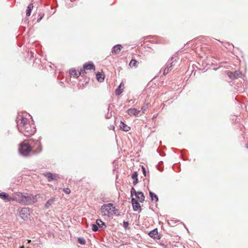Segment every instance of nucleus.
<instances>
[{"label":"nucleus","instance_id":"nucleus-21","mask_svg":"<svg viewBox=\"0 0 248 248\" xmlns=\"http://www.w3.org/2000/svg\"><path fill=\"white\" fill-rule=\"evenodd\" d=\"M150 196L152 201L157 202L158 200L157 195L152 191L149 192Z\"/></svg>","mask_w":248,"mask_h":248},{"label":"nucleus","instance_id":"nucleus-15","mask_svg":"<svg viewBox=\"0 0 248 248\" xmlns=\"http://www.w3.org/2000/svg\"><path fill=\"white\" fill-rule=\"evenodd\" d=\"M55 202V198H52L49 200L47 201V202H46V203L45 205V208L47 209L49 208Z\"/></svg>","mask_w":248,"mask_h":248},{"label":"nucleus","instance_id":"nucleus-8","mask_svg":"<svg viewBox=\"0 0 248 248\" xmlns=\"http://www.w3.org/2000/svg\"><path fill=\"white\" fill-rule=\"evenodd\" d=\"M0 198L5 202L15 201V200H14V197H10L9 195L5 192L0 193Z\"/></svg>","mask_w":248,"mask_h":248},{"label":"nucleus","instance_id":"nucleus-33","mask_svg":"<svg viewBox=\"0 0 248 248\" xmlns=\"http://www.w3.org/2000/svg\"><path fill=\"white\" fill-rule=\"evenodd\" d=\"M141 168H142V172H143V175H144V176H146V169H145V167H144L142 166Z\"/></svg>","mask_w":248,"mask_h":248},{"label":"nucleus","instance_id":"nucleus-9","mask_svg":"<svg viewBox=\"0 0 248 248\" xmlns=\"http://www.w3.org/2000/svg\"><path fill=\"white\" fill-rule=\"evenodd\" d=\"M69 73L71 76L77 78L80 75H82L84 74V70H80V71L78 73L76 70L72 69L69 70Z\"/></svg>","mask_w":248,"mask_h":248},{"label":"nucleus","instance_id":"nucleus-20","mask_svg":"<svg viewBox=\"0 0 248 248\" xmlns=\"http://www.w3.org/2000/svg\"><path fill=\"white\" fill-rule=\"evenodd\" d=\"M33 7V4L32 3H31L29 4V5L27 7V12H26V15L28 16H29L31 15V10Z\"/></svg>","mask_w":248,"mask_h":248},{"label":"nucleus","instance_id":"nucleus-6","mask_svg":"<svg viewBox=\"0 0 248 248\" xmlns=\"http://www.w3.org/2000/svg\"><path fill=\"white\" fill-rule=\"evenodd\" d=\"M228 76L232 79H235L242 76V73L240 71L234 72L228 71L227 73Z\"/></svg>","mask_w":248,"mask_h":248},{"label":"nucleus","instance_id":"nucleus-30","mask_svg":"<svg viewBox=\"0 0 248 248\" xmlns=\"http://www.w3.org/2000/svg\"><path fill=\"white\" fill-rule=\"evenodd\" d=\"M139 192H137L136 191L135 188L134 187H132L131 189V196L132 197L134 195L135 196L138 194V193Z\"/></svg>","mask_w":248,"mask_h":248},{"label":"nucleus","instance_id":"nucleus-35","mask_svg":"<svg viewBox=\"0 0 248 248\" xmlns=\"http://www.w3.org/2000/svg\"><path fill=\"white\" fill-rule=\"evenodd\" d=\"M165 68L168 70L169 71L172 69V68L169 66V64H167V67Z\"/></svg>","mask_w":248,"mask_h":248},{"label":"nucleus","instance_id":"nucleus-34","mask_svg":"<svg viewBox=\"0 0 248 248\" xmlns=\"http://www.w3.org/2000/svg\"><path fill=\"white\" fill-rule=\"evenodd\" d=\"M169 71H168V70H167L166 68H165L163 72V75H167L169 73Z\"/></svg>","mask_w":248,"mask_h":248},{"label":"nucleus","instance_id":"nucleus-12","mask_svg":"<svg viewBox=\"0 0 248 248\" xmlns=\"http://www.w3.org/2000/svg\"><path fill=\"white\" fill-rule=\"evenodd\" d=\"M95 70V66L93 62H91L88 63H86L83 65L84 73H85V70Z\"/></svg>","mask_w":248,"mask_h":248},{"label":"nucleus","instance_id":"nucleus-4","mask_svg":"<svg viewBox=\"0 0 248 248\" xmlns=\"http://www.w3.org/2000/svg\"><path fill=\"white\" fill-rule=\"evenodd\" d=\"M31 151V147L28 143L22 142L20 144L19 152L23 156H28Z\"/></svg>","mask_w":248,"mask_h":248},{"label":"nucleus","instance_id":"nucleus-24","mask_svg":"<svg viewBox=\"0 0 248 248\" xmlns=\"http://www.w3.org/2000/svg\"><path fill=\"white\" fill-rule=\"evenodd\" d=\"M96 225L98 226V228H99H99H102V225L105 226L104 222H103L101 219H97L96 220Z\"/></svg>","mask_w":248,"mask_h":248},{"label":"nucleus","instance_id":"nucleus-39","mask_svg":"<svg viewBox=\"0 0 248 248\" xmlns=\"http://www.w3.org/2000/svg\"><path fill=\"white\" fill-rule=\"evenodd\" d=\"M31 240H28V243L31 242Z\"/></svg>","mask_w":248,"mask_h":248},{"label":"nucleus","instance_id":"nucleus-1","mask_svg":"<svg viewBox=\"0 0 248 248\" xmlns=\"http://www.w3.org/2000/svg\"><path fill=\"white\" fill-rule=\"evenodd\" d=\"M31 119L29 114L24 113L19 115L16 120L19 131L26 137L32 135L36 131L35 126Z\"/></svg>","mask_w":248,"mask_h":248},{"label":"nucleus","instance_id":"nucleus-36","mask_svg":"<svg viewBox=\"0 0 248 248\" xmlns=\"http://www.w3.org/2000/svg\"><path fill=\"white\" fill-rule=\"evenodd\" d=\"M122 86H124V84L122 82L119 86V87H120V88H121V87H122Z\"/></svg>","mask_w":248,"mask_h":248},{"label":"nucleus","instance_id":"nucleus-28","mask_svg":"<svg viewBox=\"0 0 248 248\" xmlns=\"http://www.w3.org/2000/svg\"><path fill=\"white\" fill-rule=\"evenodd\" d=\"M78 242L81 245H84L86 243L85 240L83 237H79L78 238Z\"/></svg>","mask_w":248,"mask_h":248},{"label":"nucleus","instance_id":"nucleus-13","mask_svg":"<svg viewBox=\"0 0 248 248\" xmlns=\"http://www.w3.org/2000/svg\"><path fill=\"white\" fill-rule=\"evenodd\" d=\"M44 175L47 179V180L49 182L56 179L57 176L56 175L53 174L51 172H46L44 173Z\"/></svg>","mask_w":248,"mask_h":248},{"label":"nucleus","instance_id":"nucleus-40","mask_svg":"<svg viewBox=\"0 0 248 248\" xmlns=\"http://www.w3.org/2000/svg\"><path fill=\"white\" fill-rule=\"evenodd\" d=\"M27 248H29V247H27Z\"/></svg>","mask_w":248,"mask_h":248},{"label":"nucleus","instance_id":"nucleus-14","mask_svg":"<svg viewBox=\"0 0 248 248\" xmlns=\"http://www.w3.org/2000/svg\"><path fill=\"white\" fill-rule=\"evenodd\" d=\"M149 235L154 239H159L157 229H155L149 233Z\"/></svg>","mask_w":248,"mask_h":248},{"label":"nucleus","instance_id":"nucleus-25","mask_svg":"<svg viewBox=\"0 0 248 248\" xmlns=\"http://www.w3.org/2000/svg\"><path fill=\"white\" fill-rule=\"evenodd\" d=\"M175 60H174L173 57H171L168 62L167 64H169V66L172 68V67L174 65V62Z\"/></svg>","mask_w":248,"mask_h":248},{"label":"nucleus","instance_id":"nucleus-11","mask_svg":"<svg viewBox=\"0 0 248 248\" xmlns=\"http://www.w3.org/2000/svg\"><path fill=\"white\" fill-rule=\"evenodd\" d=\"M127 112L129 115L131 116L134 115L135 116H138L140 113V110H138L135 108H130L127 110Z\"/></svg>","mask_w":248,"mask_h":248},{"label":"nucleus","instance_id":"nucleus-10","mask_svg":"<svg viewBox=\"0 0 248 248\" xmlns=\"http://www.w3.org/2000/svg\"><path fill=\"white\" fill-rule=\"evenodd\" d=\"M131 203L133 206V209L134 211H137L139 209H141L140 204L135 198H132Z\"/></svg>","mask_w":248,"mask_h":248},{"label":"nucleus","instance_id":"nucleus-27","mask_svg":"<svg viewBox=\"0 0 248 248\" xmlns=\"http://www.w3.org/2000/svg\"><path fill=\"white\" fill-rule=\"evenodd\" d=\"M123 92V89H121L120 87H118V88L116 90V94L117 95H119L121 94Z\"/></svg>","mask_w":248,"mask_h":248},{"label":"nucleus","instance_id":"nucleus-31","mask_svg":"<svg viewBox=\"0 0 248 248\" xmlns=\"http://www.w3.org/2000/svg\"><path fill=\"white\" fill-rule=\"evenodd\" d=\"M129 223L127 221H124L123 222V227L125 229H127L128 228Z\"/></svg>","mask_w":248,"mask_h":248},{"label":"nucleus","instance_id":"nucleus-22","mask_svg":"<svg viewBox=\"0 0 248 248\" xmlns=\"http://www.w3.org/2000/svg\"><path fill=\"white\" fill-rule=\"evenodd\" d=\"M96 78L98 81L101 82L104 80V76L103 74L98 73L96 74Z\"/></svg>","mask_w":248,"mask_h":248},{"label":"nucleus","instance_id":"nucleus-37","mask_svg":"<svg viewBox=\"0 0 248 248\" xmlns=\"http://www.w3.org/2000/svg\"><path fill=\"white\" fill-rule=\"evenodd\" d=\"M19 248H24V246L23 245L19 247Z\"/></svg>","mask_w":248,"mask_h":248},{"label":"nucleus","instance_id":"nucleus-18","mask_svg":"<svg viewBox=\"0 0 248 248\" xmlns=\"http://www.w3.org/2000/svg\"><path fill=\"white\" fill-rule=\"evenodd\" d=\"M136 198L138 199V201L140 202H143L144 201V196L143 193L142 192H139L138 193V194L136 195Z\"/></svg>","mask_w":248,"mask_h":248},{"label":"nucleus","instance_id":"nucleus-3","mask_svg":"<svg viewBox=\"0 0 248 248\" xmlns=\"http://www.w3.org/2000/svg\"><path fill=\"white\" fill-rule=\"evenodd\" d=\"M101 212L103 216H108L109 215H118V210L112 203L104 204L101 207Z\"/></svg>","mask_w":248,"mask_h":248},{"label":"nucleus","instance_id":"nucleus-32","mask_svg":"<svg viewBox=\"0 0 248 248\" xmlns=\"http://www.w3.org/2000/svg\"><path fill=\"white\" fill-rule=\"evenodd\" d=\"M63 191L66 194H69L71 192V190L69 188H63Z\"/></svg>","mask_w":248,"mask_h":248},{"label":"nucleus","instance_id":"nucleus-29","mask_svg":"<svg viewBox=\"0 0 248 248\" xmlns=\"http://www.w3.org/2000/svg\"><path fill=\"white\" fill-rule=\"evenodd\" d=\"M92 229L93 232H96L98 230V226L96 224H92Z\"/></svg>","mask_w":248,"mask_h":248},{"label":"nucleus","instance_id":"nucleus-16","mask_svg":"<svg viewBox=\"0 0 248 248\" xmlns=\"http://www.w3.org/2000/svg\"><path fill=\"white\" fill-rule=\"evenodd\" d=\"M121 47L122 46L119 44L114 46L112 47L111 52L114 54H118L121 50Z\"/></svg>","mask_w":248,"mask_h":248},{"label":"nucleus","instance_id":"nucleus-7","mask_svg":"<svg viewBox=\"0 0 248 248\" xmlns=\"http://www.w3.org/2000/svg\"><path fill=\"white\" fill-rule=\"evenodd\" d=\"M33 144H32V148H35V153L38 154L42 151V146L40 140H37L35 141H33Z\"/></svg>","mask_w":248,"mask_h":248},{"label":"nucleus","instance_id":"nucleus-19","mask_svg":"<svg viewBox=\"0 0 248 248\" xmlns=\"http://www.w3.org/2000/svg\"><path fill=\"white\" fill-rule=\"evenodd\" d=\"M138 176V173L137 171H135L132 175L131 177L134 180V181L133 182V184L134 186L137 185L139 182Z\"/></svg>","mask_w":248,"mask_h":248},{"label":"nucleus","instance_id":"nucleus-17","mask_svg":"<svg viewBox=\"0 0 248 248\" xmlns=\"http://www.w3.org/2000/svg\"><path fill=\"white\" fill-rule=\"evenodd\" d=\"M120 127L123 131L127 132L130 130V127L122 121L121 122Z\"/></svg>","mask_w":248,"mask_h":248},{"label":"nucleus","instance_id":"nucleus-2","mask_svg":"<svg viewBox=\"0 0 248 248\" xmlns=\"http://www.w3.org/2000/svg\"><path fill=\"white\" fill-rule=\"evenodd\" d=\"M14 200L24 205L32 204L37 201L36 196L21 192L15 193L14 194Z\"/></svg>","mask_w":248,"mask_h":248},{"label":"nucleus","instance_id":"nucleus-5","mask_svg":"<svg viewBox=\"0 0 248 248\" xmlns=\"http://www.w3.org/2000/svg\"><path fill=\"white\" fill-rule=\"evenodd\" d=\"M18 213L19 217L24 220L28 219L30 213V209L28 207L22 208L18 209Z\"/></svg>","mask_w":248,"mask_h":248},{"label":"nucleus","instance_id":"nucleus-38","mask_svg":"<svg viewBox=\"0 0 248 248\" xmlns=\"http://www.w3.org/2000/svg\"><path fill=\"white\" fill-rule=\"evenodd\" d=\"M246 146L247 148L248 149V144H246Z\"/></svg>","mask_w":248,"mask_h":248},{"label":"nucleus","instance_id":"nucleus-26","mask_svg":"<svg viewBox=\"0 0 248 248\" xmlns=\"http://www.w3.org/2000/svg\"><path fill=\"white\" fill-rule=\"evenodd\" d=\"M138 63V61H137L135 60L132 59L129 63V66L130 67H136L137 66Z\"/></svg>","mask_w":248,"mask_h":248},{"label":"nucleus","instance_id":"nucleus-23","mask_svg":"<svg viewBox=\"0 0 248 248\" xmlns=\"http://www.w3.org/2000/svg\"><path fill=\"white\" fill-rule=\"evenodd\" d=\"M148 108V104L147 103H144L141 107L140 111H141L142 113H145Z\"/></svg>","mask_w":248,"mask_h":248}]
</instances>
